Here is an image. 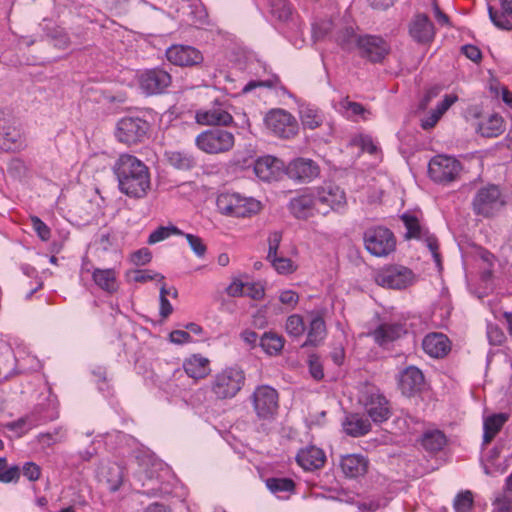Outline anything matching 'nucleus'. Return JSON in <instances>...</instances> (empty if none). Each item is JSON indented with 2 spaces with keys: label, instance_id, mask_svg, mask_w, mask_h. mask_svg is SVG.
Listing matches in <instances>:
<instances>
[{
  "label": "nucleus",
  "instance_id": "64",
  "mask_svg": "<svg viewBox=\"0 0 512 512\" xmlns=\"http://www.w3.org/2000/svg\"><path fill=\"white\" fill-rule=\"evenodd\" d=\"M343 107L349 111L351 113V115H363L365 113V108L363 107L362 104L360 103H357V102H351V101H346L344 104H343Z\"/></svg>",
  "mask_w": 512,
  "mask_h": 512
},
{
  "label": "nucleus",
  "instance_id": "59",
  "mask_svg": "<svg viewBox=\"0 0 512 512\" xmlns=\"http://www.w3.org/2000/svg\"><path fill=\"white\" fill-rule=\"evenodd\" d=\"M359 145L362 151L371 155L376 154L378 151L377 145L373 142V139L370 136H360Z\"/></svg>",
  "mask_w": 512,
  "mask_h": 512
},
{
  "label": "nucleus",
  "instance_id": "28",
  "mask_svg": "<svg viewBox=\"0 0 512 512\" xmlns=\"http://www.w3.org/2000/svg\"><path fill=\"white\" fill-rule=\"evenodd\" d=\"M424 382V376L415 366L407 367L400 376L399 386L404 394L411 395L418 391Z\"/></svg>",
  "mask_w": 512,
  "mask_h": 512
},
{
  "label": "nucleus",
  "instance_id": "58",
  "mask_svg": "<svg viewBox=\"0 0 512 512\" xmlns=\"http://www.w3.org/2000/svg\"><path fill=\"white\" fill-rule=\"evenodd\" d=\"M245 283L239 279H234L226 288V293L231 297H241L244 295Z\"/></svg>",
  "mask_w": 512,
  "mask_h": 512
},
{
  "label": "nucleus",
  "instance_id": "33",
  "mask_svg": "<svg viewBox=\"0 0 512 512\" xmlns=\"http://www.w3.org/2000/svg\"><path fill=\"white\" fill-rule=\"evenodd\" d=\"M344 431L352 437H360L371 430L370 421L363 415L350 414L343 422Z\"/></svg>",
  "mask_w": 512,
  "mask_h": 512
},
{
  "label": "nucleus",
  "instance_id": "7",
  "mask_svg": "<svg viewBox=\"0 0 512 512\" xmlns=\"http://www.w3.org/2000/svg\"><path fill=\"white\" fill-rule=\"evenodd\" d=\"M234 144V134L221 128L207 129L195 138L196 147L211 155L226 153L234 147Z\"/></svg>",
  "mask_w": 512,
  "mask_h": 512
},
{
  "label": "nucleus",
  "instance_id": "12",
  "mask_svg": "<svg viewBox=\"0 0 512 512\" xmlns=\"http://www.w3.org/2000/svg\"><path fill=\"white\" fill-rule=\"evenodd\" d=\"M364 245L370 254L385 257L395 250L396 239L388 228L372 227L364 233Z\"/></svg>",
  "mask_w": 512,
  "mask_h": 512
},
{
  "label": "nucleus",
  "instance_id": "13",
  "mask_svg": "<svg viewBox=\"0 0 512 512\" xmlns=\"http://www.w3.org/2000/svg\"><path fill=\"white\" fill-rule=\"evenodd\" d=\"M317 196L313 187L306 188L288 203V210L299 220H307L316 215H321Z\"/></svg>",
  "mask_w": 512,
  "mask_h": 512
},
{
  "label": "nucleus",
  "instance_id": "52",
  "mask_svg": "<svg viewBox=\"0 0 512 512\" xmlns=\"http://www.w3.org/2000/svg\"><path fill=\"white\" fill-rule=\"evenodd\" d=\"M51 40L55 47L65 49L70 45V38L66 31L60 27L54 29L51 34Z\"/></svg>",
  "mask_w": 512,
  "mask_h": 512
},
{
  "label": "nucleus",
  "instance_id": "30",
  "mask_svg": "<svg viewBox=\"0 0 512 512\" xmlns=\"http://www.w3.org/2000/svg\"><path fill=\"white\" fill-rule=\"evenodd\" d=\"M457 101L458 96L456 94L445 95L444 99L437 105V107L431 110L428 116L421 120V127L424 130L434 128L446 111Z\"/></svg>",
  "mask_w": 512,
  "mask_h": 512
},
{
  "label": "nucleus",
  "instance_id": "35",
  "mask_svg": "<svg viewBox=\"0 0 512 512\" xmlns=\"http://www.w3.org/2000/svg\"><path fill=\"white\" fill-rule=\"evenodd\" d=\"M167 162L178 170H190L196 166L195 157L186 151L170 150L165 152Z\"/></svg>",
  "mask_w": 512,
  "mask_h": 512
},
{
  "label": "nucleus",
  "instance_id": "23",
  "mask_svg": "<svg viewBox=\"0 0 512 512\" xmlns=\"http://www.w3.org/2000/svg\"><path fill=\"white\" fill-rule=\"evenodd\" d=\"M409 33L419 43H428L434 39V25L427 15L418 14L410 24Z\"/></svg>",
  "mask_w": 512,
  "mask_h": 512
},
{
  "label": "nucleus",
  "instance_id": "57",
  "mask_svg": "<svg viewBox=\"0 0 512 512\" xmlns=\"http://www.w3.org/2000/svg\"><path fill=\"white\" fill-rule=\"evenodd\" d=\"M169 339L174 344H186L192 342L189 332L184 330H174L169 334Z\"/></svg>",
  "mask_w": 512,
  "mask_h": 512
},
{
  "label": "nucleus",
  "instance_id": "63",
  "mask_svg": "<svg viewBox=\"0 0 512 512\" xmlns=\"http://www.w3.org/2000/svg\"><path fill=\"white\" fill-rule=\"evenodd\" d=\"M462 50L465 56L474 62H477L482 57L481 51L474 45H465L462 47Z\"/></svg>",
  "mask_w": 512,
  "mask_h": 512
},
{
  "label": "nucleus",
  "instance_id": "45",
  "mask_svg": "<svg viewBox=\"0 0 512 512\" xmlns=\"http://www.w3.org/2000/svg\"><path fill=\"white\" fill-rule=\"evenodd\" d=\"M20 476V470L17 466L8 467L5 458H0V482L10 483L17 481Z\"/></svg>",
  "mask_w": 512,
  "mask_h": 512
},
{
  "label": "nucleus",
  "instance_id": "19",
  "mask_svg": "<svg viewBox=\"0 0 512 512\" xmlns=\"http://www.w3.org/2000/svg\"><path fill=\"white\" fill-rule=\"evenodd\" d=\"M195 120L200 125L228 126L233 122V117L223 104H216L208 109L198 110Z\"/></svg>",
  "mask_w": 512,
  "mask_h": 512
},
{
  "label": "nucleus",
  "instance_id": "11",
  "mask_svg": "<svg viewBox=\"0 0 512 512\" xmlns=\"http://www.w3.org/2000/svg\"><path fill=\"white\" fill-rule=\"evenodd\" d=\"M150 125L139 117H123L117 122L115 137L128 146L144 142Z\"/></svg>",
  "mask_w": 512,
  "mask_h": 512
},
{
  "label": "nucleus",
  "instance_id": "18",
  "mask_svg": "<svg viewBox=\"0 0 512 512\" xmlns=\"http://www.w3.org/2000/svg\"><path fill=\"white\" fill-rule=\"evenodd\" d=\"M167 60L180 67L196 66L203 62L204 57L198 49L189 45H172L166 50Z\"/></svg>",
  "mask_w": 512,
  "mask_h": 512
},
{
  "label": "nucleus",
  "instance_id": "42",
  "mask_svg": "<svg viewBox=\"0 0 512 512\" xmlns=\"http://www.w3.org/2000/svg\"><path fill=\"white\" fill-rule=\"evenodd\" d=\"M474 505L473 493L470 490L459 492L453 501L455 512H472Z\"/></svg>",
  "mask_w": 512,
  "mask_h": 512
},
{
  "label": "nucleus",
  "instance_id": "44",
  "mask_svg": "<svg viewBox=\"0 0 512 512\" xmlns=\"http://www.w3.org/2000/svg\"><path fill=\"white\" fill-rule=\"evenodd\" d=\"M286 332L293 337H300L305 331V324L302 316L290 315L286 320Z\"/></svg>",
  "mask_w": 512,
  "mask_h": 512
},
{
  "label": "nucleus",
  "instance_id": "26",
  "mask_svg": "<svg viewBox=\"0 0 512 512\" xmlns=\"http://www.w3.org/2000/svg\"><path fill=\"white\" fill-rule=\"evenodd\" d=\"M506 130L504 118L498 113L483 116L477 126V132L486 138L500 136Z\"/></svg>",
  "mask_w": 512,
  "mask_h": 512
},
{
  "label": "nucleus",
  "instance_id": "4",
  "mask_svg": "<svg viewBox=\"0 0 512 512\" xmlns=\"http://www.w3.org/2000/svg\"><path fill=\"white\" fill-rule=\"evenodd\" d=\"M216 203L222 214L238 218L256 215L262 208L260 201L239 193H222L217 197Z\"/></svg>",
  "mask_w": 512,
  "mask_h": 512
},
{
  "label": "nucleus",
  "instance_id": "49",
  "mask_svg": "<svg viewBox=\"0 0 512 512\" xmlns=\"http://www.w3.org/2000/svg\"><path fill=\"white\" fill-rule=\"evenodd\" d=\"M133 280L139 283H145L152 280H157L159 282H164V276L160 273L153 272L152 270L143 269V270H135L133 272Z\"/></svg>",
  "mask_w": 512,
  "mask_h": 512
},
{
  "label": "nucleus",
  "instance_id": "3",
  "mask_svg": "<svg viewBox=\"0 0 512 512\" xmlns=\"http://www.w3.org/2000/svg\"><path fill=\"white\" fill-rule=\"evenodd\" d=\"M506 205V200L499 186L488 184L475 193L472 210L476 216L492 218L498 215Z\"/></svg>",
  "mask_w": 512,
  "mask_h": 512
},
{
  "label": "nucleus",
  "instance_id": "15",
  "mask_svg": "<svg viewBox=\"0 0 512 512\" xmlns=\"http://www.w3.org/2000/svg\"><path fill=\"white\" fill-rule=\"evenodd\" d=\"M414 280L412 270L404 266L392 265L382 271L376 276V282L387 288L391 289H404L411 285Z\"/></svg>",
  "mask_w": 512,
  "mask_h": 512
},
{
  "label": "nucleus",
  "instance_id": "39",
  "mask_svg": "<svg viewBox=\"0 0 512 512\" xmlns=\"http://www.w3.org/2000/svg\"><path fill=\"white\" fill-rule=\"evenodd\" d=\"M401 219L407 230L405 234L406 239L421 240L423 238L425 232L427 231L423 230L416 216L410 214H403L401 216Z\"/></svg>",
  "mask_w": 512,
  "mask_h": 512
},
{
  "label": "nucleus",
  "instance_id": "24",
  "mask_svg": "<svg viewBox=\"0 0 512 512\" xmlns=\"http://www.w3.org/2000/svg\"><path fill=\"white\" fill-rule=\"evenodd\" d=\"M186 375L194 380L204 379L211 372L210 360L201 354H192L183 361Z\"/></svg>",
  "mask_w": 512,
  "mask_h": 512
},
{
  "label": "nucleus",
  "instance_id": "27",
  "mask_svg": "<svg viewBox=\"0 0 512 512\" xmlns=\"http://www.w3.org/2000/svg\"><path fill=\"white\" fill-rule=\"evenodd\" d=\"M368 464V459L364 456L350 454L342 457L340 467L346 477L357 478L366 474Z\"/></svg>",
  "mask_w": 512,
  "mask_h": 512
},
{
  "label": "nucleus",
  "instance_id": "22",
  "mask_svg": "<svg viewBox=\"0 0 512 512\" xmlns=\"http://www.w3.org/2000/svg\"><path fill=\"white\" fill-rule=\"evenodd\" d=\"M406 333L404 325L400 323H382L370 333L376 344L385 346L401 338Z\"/></svg>",
  "mask_w": 512,
  "mask_h": 512
},
{
  "label": "nucleus",
  "instance_id": "47",
  "mask_svg": "<svg viewBox=\"0 0 512 512\" xmlns=\"http://www.w3.org/2000/svg\"><path fill=\"white\" fill-rule=\"evenodd\" d=\"M360 36L354 32L353 28L348 27L339 32L337 41L343 49L351 50L356 47V39Z\"/></svg>",
  "mask_w": 512,
  "mask_h": 512
},
{
  "label": "nucleus",
  "instance_id": "55",
  "mask_svg": "<svg viewBox=\"0 0 512 512\" xmlns=\"http://www.w3.org/2000/svg\"><path fill=\"white\" fill-rule=\"evenodd\" d=\"M152 259V253L148 248H141L131 255V261L135 265L148 264Z\"/></svg>",
  "mask_w": 512,
  "mask_h": 512
},
{
  "label": "nucleus",
  "instance_id": "5",
  "mask_svg": "<svg viewBox=\"0 0 512 512\" xmlns=\"http://www.w3.org/2000/svg\"><path fill=\"white\" fill-rule=\"evenodd\" d=\"M250 402L260 421H273L279 410V393L269 385L257 386L250 395Z\"/></svg>",
  "mask_w": 512,
  "mask_h": 512
},
{
  "label": "nucleus",
  "instance_id": "41",
  "mask_svg": "<svg viewBox=\"0 0 512 512\" xmlns=\"http://www.w3.org/2000/svg\"><path fill=\"white\" fill-rule=\"evenodd\" d=\"M34 232H36L38 238L45 243L49 244V251L51 253L57 252L55 242H52V232L50 227L44 223L40 218L34 216Z\"/></svg>",
  "mask_w": 512,
  "mask_h": 512
},
{
  "label": "nucleus",
  "instance_id": "31",
  "mask_svg": "<svg viewBox=\"0 0 512 512\" xmlns=\"http://www.w3.org/2000/svg\"><path fill=\"white\" fill-rule=\"evenodd\" d=\"M311 321L304 346H318L326 337V324L320 313H311Z\"/></svg>",
  "mask_w": 512,
  "mask_h": 512
},
{
  "label": "nucleus",
  "instance_id": "60",
  "mask_svg": "<svg viewBox=\"0 0 512 512\" xmlns=\"http://www.w3.org/2000/svg\"><path fill=\"white\" fill-rule=\"evenodd\" d=\"M309 369L312 377L316 380H321L324 377L322 365L318 362L317 358L311 357L309 360Z\"/></svg>",
  "mask_w": 512,
  "mask_h": 512
},
{
  "label": "nucleus",
  "instance_id": "14",
  "mask_svg": "<svg viewBox=\"0 0 512 512\" xmlns=\"http://www.w3.org/2000/svg\"><path fill=\"white\" fill-rule=\"evenodd\" d=\"M360 57L372 63H380L389 54V44L380 36L362 35L356 39Z\"/></svg>",
  "mask_w": 512,
  "mask_h": 512
},
{
  "label": "nucleus",
  "instance_id": "53",
  "mask_svg": "<svg viewBox=\"0 0 512 512\" xmlns=\"http://www.w3.org/2000/svg\"><path fill=\"white\" fill-rule=\"evenodd\" d=\"M244 295L249 296L254 300H260L265 295L264 287L260 283L251 282L245 283Z\"/></svg>",
  "mask_w": 512,
  "mask_h": 512
},
{
  "label": "nucleus",
  "instance_id": "61",
  "mask_svg": "<svg viewBox=\"0 0 512 512\" xmlns=\"http://www.w3.org/2000/svg\"><path fill=\"white\" fill-rule=\"evenodd\" d=\"M61 440L59 433H46L38 436V442L43 446H51Z\"/></svg>",
  "mask_w": 512,
  "mask_h": 512
},
{
  "label": "nucleus",
  "instance_id": "25",
  "mask_svg": "<svg viewBox=\"0 0 512 512\" xmlns=\"http://www.w3.org/2000/svg\"><path fill=\"white\" fill-rule=\"evenodd\" d=\"M296 460L304 470L313 471L324 466L326 456L322 449L310 446L301 449L296 456Z\"/></svg>",
  "mask_w": 512,
  "mask_h": 512
},
{
  "label": "nucleus",
  "instance_id": "6",
  "mask_svg": "<svg viewBox=\"0 0 512 512\" xmlns=\"http://www.w3.org/2000/svg\"><path fill=\"white\" fill-rule=\"evenodd\" d=\"M359 403L376 424L386 422L392 415L390 402L375 386L364 387L359 396Z\"/></svg>",
  "mask_w": 512,
  "mask_h": 512
},
{
  "label": "nucleus",
  "instance_id": "40",
  "mask_svg": "<svg viewBox=\"0 0 512 512\" xmlns=\"http://www.w3.org/2000/svg\"><path fill=\"white\" fill-rule=\"evenodd\" d=\"M271 266L275 269L278 274L288 275L294 273L298 266L289 258L279 256L278 254L274 257H267Z\"/></svg>",
  "mask_w": 512,
  "mask_h": 512
},
{
  "label": "nucleus",
  "instance_id": "9",
  "mask_svg": "<svg viewBox=\"0 0 512 512\" xmlns=\"http://www.w3.org/2000/svg\"><path fill=\"white\" fill-rule=\"evenodd\" d=\"M462 171V164L456 158L448 155H436L428 164L429 177L443 185L456 181Z\"/></svg>",
  "mask_w": 512,
  "mask_h": 512
},
{
  "label": "nucleus",
  "instance_id": "62",
  "mask_svg": "<svg viewBox=\"0 0 512 512\" xmlns=\"http://www.w3.org/2000/svg\"><path fill=\"white\" fill-rule=\"evenodd\" d=\"M441 91V88L439 86H434L427 90L425 93L421 103L420 108L425 109L428 104L432 101V99L436 98Z\"/></svg>",
  "mask_w": 512,
  "mask_h": 512
},
{
  "label": "nucleus",
  "instance_id": "29",
  "mask_svg": "<svg viewBox=\"0 0 512 512\" xmlns=\"http://www.w3.org/2000/svg\"><path fill=\"white\" fill-rule=\"evenodd\" d=\"M508 420L507 413H496L486 417L483 421V445L490 444Z\"/></svg>",
  "mask_w": 512,
  "mask_h": 512
},
{
  "label": "nucleus",
  "instance_id": "36",
  "mask_svg": "<svg viewBox=\"0 0 512 512\" xmlns=\"http://www.w3.org/2000/svg\"><path fill=\"white\" fill-rule=\"evenodd\" d=\"M446 442V436L440 430L428 431L422 437V445L429 452L442 450Z\"/></svg>",
  "mask_w": 512,
  "mask_h": 512
},
{
  "label": "nucleus",
  "instance_id": "10",
  "mask_svg": "<svg viewBox=\"0 0 512 512\" xmlns=\"http://www.w3.org/2000/svg\"><path fill=\"white\" fill-rule=\"evenodd\" d=\"M267 129L282 139H292L299 132L297 119L284 109H272L264 118Z\"/></svg>",
  "mask_w": 512,
  "mask_h": 512
},
{
  "label": "nucleus",
  "instance_id": "8",
  "mask_svg": "<svg viewBox=\"0 0 512 512\" xmlns=\"http://www.w3.org/2000/svg\"><path fill=\"white\" fill-rule=\"evenodd\" d=\"M313 188L317 196V204H319L322 216H327L332 211L341 212L346 209V193L337 184L325 182L322 185L315 186Z\"/></svg>",
  "mask_w": 512,
  "mask_h": 512
},
{
  "label": "nucleus",
  "instance_id": "21",
  "mask_svg": "<svg viewBox=\"0 0 512 512\" xmlns=\"http://www.w3.org/2000/svg\"><path fill=\"white\" fill-rule=\"evenodd\" d=\"M283 162L273 156H264L256 160L254 172L256 176L266 182L277 180L282 173Z\"/></svg>",
  "mask_w": 512,
  "mask_h": 512
},
{
  "label": "nucleus",
  "instance_id": "16",
  "mask_svg": "<svg viewBox=\"0 0 512 512\" xmlns=\"http://www.w3.org/2000/svg\"><path fill=\"white\" fill-rule=\"evenodd\" d=\"M285 172L293 181L310 183L320 175V166L310 158L298 157L291 160L286 166Z\"/></svg>",
  "mask_w": 512,
  "mask_h": 512
},
{
  "label": "nucleus",
  "instance_id": "1",
  "mask_svg": "<svg viewBox=\"0 0 512 512\" xmlns=\"http://www.w3.org/2000/svg\"><path fill=\"white\" fill-rule=\"evenodd\" d=\"M114 172L120 191L131 198H143L151 188L147 165L136 156L124 153L117 159Z\"/></svg>",
  "mask_w": 512,
  "mask_h": 512
},
{
  "label": "nucleus",
  "instance_id": "48",
  "mask_svg": "<svg viewBox=\"0 0 512 512\" xmlns=\"http://www.w3.org/2000/svg\"><path fill=\"white\" fill-rule=\"evenodd\" d=\"M182 236L186 238L191 250L197 257L202 258L205 256L207 247L202 238L190 233H184Z\"/></svg>",
  "mask_w": 512,
  "mask_h": 512
},
{
  "label": "nucleus",
  "instance_id": "2",
  "mask_svg": "<svg viewBox=\"0 0 512 512\" xmlns=\"http://www.w3.org/2000/svg\"><path fill=\"white\" fill-rule=\"evenodd\" d=\"M245 373L237 367H226L217 372L210 381V391L216 400L236 397L245 385Z\"/></svg>",
  "mask_w": 512,
  "mask_h": 512
},
{
  "label": "nucleus",
  "instance_id": "34",
  "mask_svg": "<svg viewBox=\"0 0 512 512\" xmlns=\"http://www.w3.org/2000/svg\"><path fill=\"white\" fill-rule=\"evenodd\" d=\"M299 116L303 127L310 130L320 127L325 120L322 111L312 105L301 106Z\"/></svg>",
  "mask_w": 512,
  "mask_h": 512
},
{
  "label": "nucleus",
  "instance_id": "32",
  "mask_svg": "<svg viewBox=\"0 0 512 512\" xmlns=\"http://www.w3.org/2000/svg\"><path fill=\"white\" fill-rule=\"evenodd\" d=\"M94 283L107 293H115L118 290L117 272L114 269H94L92 273Z\"/></svg>",
  "mask_w": 512,
  "mask_h": 512
},
{
  "label": "nucleus",
  "instance_id": "17",
  "mask_svg": "<svg viewBox=\"0 0 512 512\" xmlns=\"http://www.w3.org/2000/svg\"><path fill=\"white\" fill-rule=\"evenodd\" d=\"M139 86L147 95H156L163 93L171 84V75L161 69L154 68L145 70L139 75Z\"/></svg>",
  "mask_w": 512,
  "mask_h": 512
},
{
  "label": "nucleus",
  "instance_id": "46",
  "mask_svg": "<svg viewBox=\"0 0 512 512\" xmlns=\"http://www.w3.org/2000/svg\"><path fill=\"white\" fill-rule=\"evenodd\" d=\"M488 13L490 20L497 28L507 31L512 29V23L506 16L505 12H499L492 6H489Z\"/></svg>",
  "mask_w": 512,
  "mask_h": 512
},
{
  "label": "nucleus",
  "instance_id": "20",
  "mask_svg": "<svg viewBox=\"0 0 512 512\" xmlns=\"http://www.w3.org/2000/svg\"><path fill=\"white\" fill-rule=\"evenodd\" d=\"M422 348L432 358H443L451 350V341L443 333L432 332L424 337Z\"/></svg>",
  "mask_w": 512,
  "mask_h": 512
},
{
  "label": "nucleus",
  "instance_id": "37",
  "mask_svg": "<svg viewBox=\"0 0 512 512\" xmlns=\"http://www.w3.org/2000/svg\"><path fill=\"white\" fill-rule=\"evenodd\" d=\"M180 236L184 235V232L180 230L175 225H168V226H159L154 231H152L147 239V244L149 245H155L157 243H160L171 236Z\"/></svg>",
  "mask_w": 512,
  "mask_h": 512
},
{
  "label": "nucleus",
  "instance_id": "43",
  "mask_svg": "<svg viewBox=\"0 0 512 512\" xmlns=\"http://www.w3.org/2000/svg\"><path fill=\"white\" fill-rule=\"evenodd\" d=\"M266 485L273 493L291 492L295 488V483L290 478H269Z\"/></svg>",
  "mask_w": 512,
  "mask_h": 512
},
{
  "label": "nucleus",
  "instance_id": "38",
  "mask_svg": "<svg viewBox=\"0 0 512 512\" xmlns=\"http://www.w3.org/2000/svg\"><path fill=\"white\" fill-rule=\"evenodd\" d=\"M260 345L267 354L276 355L283 349L284 339L275 333L266 332L261 337Z\"/></svg>",
  "mask_w": 512,
  "mask_h": 512
},
{
  "label": "nucleus",
  "instance_id": "56",
  "mask_svg": "<svg viewBox=\"0 0 512 512\" xmlns=\"http://www.w3.org/2000/svg\"><path fill=\"white\" fill-rule=\"evenodd\" d=\"M282 240V234L278 231L272 232L268 237V254L267 257H274L278 254V249Z\"/></svg>",
  "mask_w": 512,
  "mask_h": 512
},
{
  "label": "nucleus",
  "instance_id": "51",
  "mask_svg": "<svg viewBox=\"0 0 512 512\" xmlns=\"http://www.w3.org/2000/svg\"><path fill=\"white\" fill-rule=\"evenodd\" d=\"M421 240H424L426 242V245L428 249L431 251L433 259L438 267L441 266V256L439 253V244L438 240L434 235L429 234V232H425L423 238Z\"/></svg>",
  "mask_w": 512,
  "mask_h": 512
},
{
  "label": "nucleus",
  "instance_id": "50",
  "mask_svg": "<svg viewBox=\"0 0 512 512\" xmlns=\"http://www.w3.org/2000/svg\"><path fill=\"white\" fill-rule=\"evenodd\" d=\"M279 301L287 309H294L299 302V294L294 290H282L279 293Z\"/></svg>",
  "mask_w": 512,
  "mask_h": 512
},
{
  "label": "nucleus",
  "instance_id": "54",
  "mask_svg": "<svg viewBox=\"0 0 512 512\" xmlns=\"http://www.w3.org/2000/svg\"><path fill=\"white\" fill-rule=\"evenodd\" d=\"M173 312V307L169 300L166 298V284L162 283L160 286V315L162 318H167Z\"/></svg>",
  "mask_w": 512,
  "mask_h": 512
}]
</instances>
